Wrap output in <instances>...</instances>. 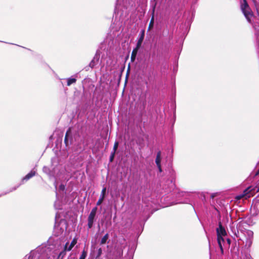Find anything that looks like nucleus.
<instances>
[{
	"label": "nucleus",
	"mask_w": 259,
	"mask_h": 259,
	"mask_svg": "<svg viewBox=\"0 0 259 259\" xmlns=\"http://www.w3.org/2000/svg\"><path fill=\"white\" fill-rule=\"evenodd\" d=\"M82 134V126L80 124L75 126L73 133L72 132L71 127H69L66 133L64 138V143L66 146L71 144L74 141L77 142Z\"/></svg>",
	"instance_id": "1"
},
{
	"label": "nucleus",
	"mask_w": 259,
	"mask_h": 259,
	"mask_svg": "<svg viewBox=\"0 0 259 259\" xmlns=\"http://www.w3.org/2000/svg\"><path fill=\"white\" fill-rule=\"evenodd\" d=\"M49 251V247L46 245H41L26 255L24 259H50L48 253Z\"/></svg>",
	"instance_id": "2"
},
{
	"label": "nucleus",
	"mask_w": 259,
	"mask_h": 259,
	"mask_svg": "<svg viewBox=\"0 0 259 259\" xmlns=\"http://www.w3.org/2000/svg\"><path fill=\"white\" fill-rule=\"evenodd\" d=\"M61 165L59 163V159L57 156H54L51 159V167L44 166L42 171L49 177H55L58 175L61 170Z\"/></svg>",
	"instance_id": "3"
},
{
	"label": "nucleus",
	"mask_w": 259,
	"mask_h": 259,
	"mask_svg": "<svg viewBox=\"0 0 259 259\" xmlns=\"http://www.w3.org/2000/svg\"><path fill=\"white\" fill-rule=\"evenodd\" d=\"M57 213L55 218V224L54 228V234L56 236H59L63 234L67 228V223L65 219H61L58 223L57 222Z\"/></svg>",
	"instance_id": "4"
},
{
	"label": "nucleus",
	"mask_w": 259,
	"mask_h": 259,
	"mask_svg": "<svg viewBox=\"0 0 259 259\" xmlns=\"http://www.w3.org/2000/svg\"><path fill=\"white\" fill-rule=\"evenodd\" d=\"M240 8L242 13L246 19L247 21L251 23V18L253 16V13L247 3L246 0H242L241 2Z\"/></svg>",
	"instance_id": "5"
},
{
	"label": "nucleus",
	"mask_w": 259,
	"mask_h": 259,
	"mask_svg": "<svg viewBox=\"0 0 259 259\" xmlns=\"http://www.w3.org/2000/svg\"><path fill=\"white\" fill-rule=\"evenodd\" d=\"M35 168H33L28 174H27L25 177H24L21 181V183L19 185L17 186V187H13L11 190H10L9 192H6L3 194L0 195V197L2 195H6L7 193H9L10 192H12L13 191H15L17 189V188L19 187V186L22 184H23L25 182L29 180L30 179L34 177L36 175V170H34Z\"/></svg>",
	"instance_id": "6"
},
{
	"label": "nucleus",
	"mask_w": 259,
	"mask_h": 259,
	"mask_svg": "<svg viewBox=\"0 0 259 259\" xmlns=\"http://www.w3.org/2000/svg\"><path fill=\"white\" fill-rule=\"evenodd\" d=\"M245 236H247L245 240V246L249 247L251 245L252 243L253 233L252 231L250 230H247L245 232Z\"/></svg>",
	"instance_id": "7"
},
{
	"label": "nucleus",
	"mask_w": 259,
	"mask_h": 259,
	"mask_svg": "<svg viewBox=\"0 0 259 259\" xmlns=\"http://www.w3.org/2000/svg\"><path fill=\"white\" fill-rule=\"evenodd\" d=\"M100 57V54L98 51H97L94 58L89 64V67H90L91 68H94L98 64Z\"/></svg>",
	"instance_id": "8"
},
{
	"label": "nucleus",
	"mask_w": 259,
	"mask_h": 259,
	"mask_svg": "<svg viewBox=\"0 0 259 259\" xmlns=\"http://www.w3.org/2000/svg\"><path fill=\"white\" fill-rule=\"evenodd\" d=\"M239 245L237 244L235 240L232 244V246L230 249V251L232 254L238 255L239 253Z\"/></svg>",
	"instance_id": "9"
},
{
	"label": "nucleus",
	"mask_w": 259,
	"mask_h": 259,
	"mask_svg": "<svg viewBox=\"0 0 259 259\" xmlns=\"http://www.w3.org/2000/svg\"><path fill=\"white\" fill-rule=\"evenodd\" d=\"M96 215L90 213L88 218V229H91L93 226L94 222L96 221Z\"/></svg>",
	"instance_id": "10"
},
{
	"label": "nucleus",
	"mask_w": 259,
	"mask_h": 259,
	"mask_svg": "<svg viewBox=\"0 0 259 259\" xmlns=\"http://www.w3.org/2000/svg\"><path fill=\"white\" fill-rule=\"evenodd\" d=\"M217 236L222 235L226 236L227 235L226 231L224 226H223L221 222H219V227L216 229Z\"/></svg>",
	"instance_id": "11"
},
{
	"label": "nucleus",
	"mask_w": 259,
	"mask_h": 259,
	"mask_svg": "<svg viewBox=\"0 0 259 259\" xmlns=\"http://www.w3.org/2000/svg\"><path fill=\"white\" fill-rule=\"evenodd\" d=\"M254 37L255 38L256 41V46L257 48V50L259 52V26L255 25L254 26Z\"/></svg>",
	"instance_id": "12"
},
{
	"label": "nucleus",
	"mask_w": 259,
	"mask_h": 259,
	"mask_svg": "<svg viewBox=\"0 0 259 259\" xmlns=\"http://www.w3.org/2000/svg\"><path fill=\"white\" fill-rule=\"evenodd\" d=\"M144 37H145V30L142 29L141 30V31L140 32L138 40V42L136 45V47L137 48H140V47H141L142 44L144 39Z\"/></svg>",
	"instance_id": "13"
},
{
	"label": "nucleus",
	"mask_w": 259,
	"mask_h": 259,
	"mask_svg": "<svg viewBox=\"0 0 259 259\" xmlns=\"http://www.w3.org/2000/svg\"><path fill=\"white\" fill-rule=\"evenodd\" d=\"M106 192V188L103 187L100 196V198L97 202V204H96L97 205H100L102 203V202L103 201V200H104L105 197Z\"/></svg>",
	"instance_id": "14"
},
{
	"label": "nucleus",
	"mask_w": 259,
	"mask_h": 259,
	"mask_svg": "<svg viewBox=\"0 0 259 259\" xmlns=\"http://www.w3.org/2000/svg\"><path fill=\"white\" fill-rule=\"evenodd\" d=\"M223 236L222 235L217 236V241L219 244V247L220 248L221 254H224V249L222 245V243L225 241L224 239L223 238Z\"/></svg>",
	"instance_id": "15"
},
{
	"label": "nucleus",
	"mask_w": 259,
	"mask_h": 259,
	"mask_svg": "<svg viewBox=\"0 0 259 259\" xmlns=\"http://www.w3.org/2000/svg\"><path fill=\"white\" fill-rule=\"evenodd\" d=\"M259 175V161L256 163L254 169L251 172L250 176L254 178Z\"/></svg>",
	"instance_id": "16"
},
{
	"label": "nucleus",
	"mask_w": 259,
	"mask_h": 259,
	"mask_svg": "<svg viewBox=\"0 0 259 259\" xmlns=\"http://www.w3.org/2000/svg\"><path fill=\"white\" fill-rule=\"evenodd\" d=\"M248 189H245L243 192V194L237 195L236 196V199L238 200H239V199H241L242 198H243V197H245L246 199L247 197H249L250 196V195L248 194Z\"/></svg>",
	"instance_id": "17"
},
{
	"label": "nucleus",
	"mask_w": 259,
	"mask_h": 259,
	"mask_svg": "<svg viewBox=\"0 0 259 259\" xmlns=\"http://www.w3.org/2000/svg\"><path fill=\"white\" fill-rule=\"evenodd\" d=\"M56 193L57 200L55 201V202L54 203V207L56 209H58V210L62 209V208L61 202L58 199L57 192H56Z\"/></svg>",
	"instance_id": "18"
},
{
	"label": "nucleus",
	"mask_w": 259,
	"mask_h": 259,
	"mask_svg": "<svg viewBox=\"0 0 259 259\" xmlns=\"http://www.w3.org/2000/svg\"><path fill=\"white\" fill-rule=\"evenodd\" d=\"M175 193H176L177 197H184L189 195V193L188 192L180 191L179 190H176Z\"/></svg>",
	"instance_id": "19"
},
{
	"label": "nucleus",
	"mask_w": 259,
	"mask_h": 259,
	"mask_svg": "<svg viewBox=\"0 0 259 259\" xmlns=\"http://www.w3.org/2000/svg\"><path fill=\"white\" fill-rule=\"evenodd\" d=\"M140 48H137L136 47L134 48L132 51L131 59L132 62H134L136 58L138 50Z\"/></svg>",
	"instance_id": "20"
},
{
	"label": "nucleus",
	"mask_w": 259,
	"mask_h": 259,
	"mask_svg": "<svg viewBox=\"0 0 259 259\" xmlns=\"http://www.w3.org/2000/svg\"><path fill=\"white\" fill-rule=\"evenodd\" d=\"M76 241L75 240H73L71 243H70V244L69 245H68V243L67 242L64 247H65V249H67V251H70L71 250V249L72 248V247L74 246V245L76 243Z\"/></svg>",
	"instance_id": "21"
},
{
	"label": "nucleus",
	"mask_w": 259,
	"mask_h": 259,
	"mask_svg": "<svg viewBox=\"0 0 259 259\" xmlns=\"http://www.w3.org/2000/svg\"><path fill=\"white\" fill-rule=\"evenodd\" d=\"M109 237L108 233H106L101 239L100 245H103L107 243Z\"/></svg>",
	"instance_id": "22"
},
{
	"label": "nucleus",
	"mask_w": 259,
	"mask_h": 259,
	"mask_svg": "<svg viewBox=\"0 0 259 259\" xmlns=\"http://www.w3.org/2000/svg\"><path fill=\"white\" fill-rule=\"evenodd\" d=\"M81 142H82V143L83 144V147H81V146H80V144H78L77 145V151H78L80 152L83 151V150H84L86 147L88 146V144H84V142L83 140H81Z\"/></svg>",
	"instance_id": "23"
},
{
	"label": "nucleus",
	"mask_w": 259,
	"mask_h": 259,
	"mask_svg": "<svg viewBox=\"0 0 259 259\" xmlns=\"http://www.w3.org/2000/svg\"><path fill=\"white\" fill-rule=\"evenodd\" d=\"M155 163L157 166L161 165V152H157L155 159Z\"/></svg>",
	"instance_id": "24"
},
{
	"label": "nucleus",
	"mask_w": 259,
	"mask_h": 259,
	"mask_svg": "<svg viewBox=\"0 0 259 259\" xmlns=\"http://www.w3.org/2000/svg\"><path fill=\"white\" fill-rule=\"evenodd\" d=\"M76 79L75 78L69 77L67 78V85L70 86L72 84L75 83Z\"/></svg>",
	"instance_id": "25"
},
{
	"label": "nucleus",
	"mask_w": 259,
	"mask_h": 259,
	"mask_svg": "<svg viewBox=\"0 0 259 259\" xmlns=\"http://www.w3.org/2000/svg\"><path fill=\"white\" fill-rule=\"evenodd\" d=\"M66 251H67V250L65 249V247H64V249L60 252L57 259H63L66 254Z\"/></svg>",
	"instance_id": "26"
},
{
	"label": "nucleus",
	"mask_w": 259,
	"mask_h": 259,
	"mask_svg": "<svg viewBox=\"0 0 259 259\" xmlns=\"http://www.w3.org/2000/svg\"><path fill=\"white\" fill-rule=\"evenodd\" d=\"M154 22V16L153 15L151 19V20H150V23L149 25L148 30H149L150 29H151V28H152L153 27Z\"/></svg>",
	"instance_id": "27"
},
{
	"label": "nucleus",
	"mask_w": 259,
	"mask_h": 259,
	"mask_svg": "<svg viewBox=\"0 0 259 259\" xmlns=\"http://www.w3.org/2000/svg\"><path fill=\"white\" fill-rule=\"evenodd\" d=\"M87 256V251H85L84 249H83L81 252V254L79 259H85L86 258Z\"/></svg>",
	"instance_id": "28"
},
{
	"label": "nucleus",
	"mask_w": 259,
	"mask_h": 259,
	"mask_svg": "<svg viewBox=\"0 0 259 259\" xmlns=\"http://www.w3.org/2000/svg\"><path fill=\"white\" fill-rule=\"evenodd\" d=\"M102 254V249L101 248H99L97 250V255L96 256V259H100L101 255Z\"/></svg>",
	"instance_id": "29"
},
{
	"label": "nucleus",
	"mask_w": 259,
	"mask_h": 259,
	"mask_svg": "<svg viewBox=\"0 0 259 259\" xmlns=\"http://www.w3.org/2000/svg\"><path fill=\"white\" fill-rule=\"evenodd\" d=\"M115 153H116V152H114L113 151L111 152L110 155V157H109V161L110 162L113 161V160L114 158L115 155Z\"/></svg>",
	"instance_id": "30"
},
{
	"label": "nucleus",
	"mask_w": 259,
	"mask_h": 259,
	"mask_svg": "<svg viewBox=\"0 0 259 259\" xmlns=\"http://www.w3.org/2000/svg\"><path fill=\"white\" fill-rule=\"evenodd\" d=\"M118 142L117 141H115L114 144L113 148V152H116L117 149L118 147Z\"/></svg>",
	"instance_id": "31"
},
{
	"label": "nucleus",
	"mask_w": 259,
	"mask_h": 259,
	"mask_svg": "<svg viewBox=\"0 0 259 259\" xmlns=\"http://www.w3.org/2000/svg\"><path fill=\"white\" fill-rule=\"evenodd\" d=\"M97 210H98V208H97V206H95V207H93V208L92 209V210H91V211L90 213H93V214H96V215Z\"/></svg>",
	"instance_id": "32"
},
{
	"label": "nucleus",
	"mask_w": 259,
	"mask_h": 259,
	"mask_svg": "<svg viewBox=\"0 0 259 259\" xmlns=\"http://www.w3.org/2000/svg\"><path fill=\"white\" fill-rule=\"evenodd\" d=\"M153 1L155 2L154 5H153V13H154L155 9V7L156 5V3L155 2L156 0H151V3H152Z\"/></svg>",
	"instance_id": "33"
},
{
	"label": "nucleus",
	"mask_w": 259,
	"mask_h": 259,
	"mask_svg": "<svg viewBox=\"0 0 259 259\" xmlns=\"http://www.w3.org/2000/svg\"><path fill=\"white\" fill-rule=\"evenodd\" d=\"M59 190L61 191H64L65 190V186L63 184H61L59 186Z\"/></svg>",
	"instance_id": "34"
},
{
	"label": "nucleus",
	"mask_w": 259,
	"mask_h": 259,
	"mask_svg": "<svg viewBox=\"0 0 259 259\" xmlns=\"http://www.w3.org/2000/svg\"><path fill=\"white\" fill-rule=\"evenodd\" d=\"M158 168V171L159 172H161L162 171V168L161 165H159V166H157Z\"/></svg>",
	"instance_id": "35"
},
{
	"label": "nucleus",
	"mask_w": 259,
	"mask_h": 259,
	"mask_svg": "<svg viewBox=\"0 0 259 259\" xmlns=\"http://www.w3.org/2000/svg\"><path fill=\"white\" fill-rule=\"evenodd\" d=\"M227 243L230 245L231 244V240L230 239L228 238L227 239Z\"/></svg>",
	"instance_id": "36"
},
{
	"label": "nucleus",
	"mask_w": 259,
	"mask_h": 259,
	"mask_svg": "<svg viewBox=\"0 0 259 259\" xmlns=\"http://www.w3.org/2000/svg\"><path fill=\"white\" fill-rule=\"evenodd\" d=\"M90 68V67H89V65L88 66H86L84 69H85L86 71H88L89 70V68Z\"/></svg>",
	"instance_id": "37"
},
{
	"label": "nucleus",
	"mask_w": 259,
	"mask_h": 259,
	"mask_svg": "<svg viewBox=\"0 0 259 259\" xmlns=\"http://www.w3.org/2000/svg\"><path fill=\"white\" fill-rule=\"evenodd\" d=\"M214 194H212V195H211V198H213V197H214Z\"/></svg>",
	"instance_id": "38"
},
{
	"label": "nucleus",
	"mask_w": 259,
	"mask_h": 259,
	"mask_svg": "<svg viewBox=\"0 0 259 259\" xmlns=\"http://www.w3.org/2000/svg\"><path fill=\"white\" fill-rule=\"evenodd\" d=\"M181 202H176V204H178V203H181Z\"/></svg>",
	"instance_id": "39"
},
{
	"label": "nucleus",
	"mask_w": 259,
	"mask_h": 259,
	"mask_svg": "<svg viewBox=\"0 0 259 259\" xmlns=\"http://www.w3.org/2000/svg\"><path fill=\"white\" fill-rule=\"evenodd\" d=\"M55 188H56V190H57V185H56V184H55Z\"/></svg>",
	"instance_id": "40"
},
{
	"label": "nucleus",
	"mask_w": 259,
	"mask_h": 259,
	"mask_svg": "<svg viewBox=\"0 0 259 259\" xmlns=\"http://www.w3.org/2000/svg\"><path fill=\"white\" fill-rule=\"evenodd\" d=\"M116 7H115V9H114V11H116Z\"/></svg>",
	"instance_id": "41"
}]
</instances>
